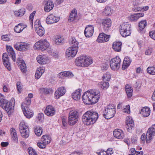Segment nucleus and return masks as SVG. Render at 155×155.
Listing matches in <instances>:
<instances>
[{"instance_id": "f257e3e1", "label": "nucleus", "mask_w": 155, "mask_h": 155, "mask_svg": "<svg viewBox=\"0 0 155 155\" xmlns=\"http://www.w3.org/2000/svg\"><path fill=\"white\" fill-rule=\"evenodd\" d=\"M100 93L99 91L91 90L85 92L82 98L83 102L86 104H92L96 103L99 99Z\"/></svg>"}, {"instance_id": "f03ea898", "label": "nucleus", "mask_w": 155, "mask_h": 155, "mask_svg": "<svg viewBox=\"0 0 155 155\" xmlns=\"http://www.w3.org/2000/svg\"><path fill=\"white\" fill-rule=\"evenodd\" d=\"M98 117V113L93 111L88 110L83 115L82 119L83 123L87 125H92L95 123Z\"/></svg>"}, {"instance_id": "7ed1b4c3", "label": "nucleus", "mask_w": 155, "mask_h": 155, "mask_svg": "<svg viewBox=\"0 0 155 155\" xmlns=\"http://www.w3.org/2000/svg\"><path fill=\"white\" fill-rule=\"evenodd\" d=\"M71 46L68 48L66 51L67 58H73L76 55L78 48V42L74 37H72L69 41Z\"/></svg>"}, {"instance_id": "20e7f679", "label": "nucleus", "mask_w": 155, "mask_h": 155, "mask_svg": "<svg viewBox=\"0 0 155 155\" xmlns=\"http://www.w3.org/2000/svg\"><path fill=\"white\" fill-rule=\"evenodd\" d=\"M116 106L114 104H109L104 108L103 116L108 119L113 117L116 113Z\"/></svg>"}, {"instance_id": "39448f33", "label": "nucleus", "mask_w": 155, "mask_h": 155, "mask_svg": "<svg viewBox=\"0 0 155 155\" xmlns=\"http://www.w3.org/2000/svg\"><path fill=\"white\" fill-rule=\"evenodd\" d=\"M0 105L4 109L8 114L11 113L13 109L14 106L12 103L4 99V97L0 93Z\"/></svg>"}, {"instance_id": "423d86ee", "label": "nucleus", "mask_w": 155, "mask_h": 155, "mask_svg": "<svg viewBox=\"0 0 155 155\" xmlns=\"http://www.w3.org/2000/svg\"><path fill=\"white\" fill-rule=\"evenodd\" d=\"M19 129L21 136L25 138L29 136V130L28 126L24 121L21 122L19 126Z\"/></svg>"}, {"instance_id": "0eeeda50", "label": "nucleus", "mask_w": 155, "mask_h": 155, "mask_svg": "<svg viewBox=\"0 0 155 155\" xmlns=\"http://www.w3.org/2000/svg\"><path fill=\"white\" fill-rule=\"evenodd\" d=\"M120 31L123 37H126L131 34V25L127 23L120 25Z\"/></svg>"}, {"instance_id": "6e6552de", "label": "nucleus", "mask_w": 155, "mask_h": 155, "mask_svg": "<svg viewBox=\"0 0 155 155\" xmlns=\"http://www.w3.org/2000/svg\"><path fill=\"white\" fill-rule=\"evenodd\" d=\"M121 59L118 56L112 58L110 61V65L112 70H116L120 68Z\"/></svg>"}, {"instance_id": "1a4fd4ad", "label": "nucleus", "mask_w": 155, "mask_h": 155, "mask_svg": "<svg viewBox=\"0 0 155 155\" xmlns=\"http://www.w3.org/2000/svg\"><path fill=\"white\" fill-rule=\"evenodd\" d=\"M49 43L45 39H41L36 42L35 46L42 51H44L49 48Z\"/></svg>"}, {"instance_id": "9d476101", "label": "nucleus", "mask_w": 155, "mask_h": 155, "mask_svg": "<svg viewBox=\"0 0 155 155\" xmlns=\"http://www.w3.org/2000/svg\"><path fill=\"white\" fill-rule=\"evenodd\" d=\"M14 47L18 51H24L29 49L30 45L25 42H18L14 44Z\"/></svg>"}, {"instance_id": "9b49d317", "label": "nucleus", "mask_w": 155, "mask_h": 155, "mask_svg": "<svg viewBox=\"0 0 155 155\" xmlns=\"http://www.w3.org/2000/svg\"><path fill=\"white\" fill-rule=\"evenodd\" d=\"M60 18L51 14L49 15L47 18L46 21L48 24H51L58 22Z\"/></svg>"}, {"instance_id": "f8f14e48", "label": "nucleus", "mask_w": 155, "mask_h": 155, "mask_svg": "<svg viewBox=\"0 0 155 155\" xmlns=\"http://www.w3.org/2000/svg\"><path fill=\"white\" fill-rule=\"evenodd\" d=\"M66 91V90L64 87H61L58 88L55 92V98L57 99H59L60 97L64 95L65 94Z\"/></svg>"}, {"instance_id": "ddd939ff", "label": "nucleus", "mask_w": 155, "mask_h": 155, "mask_svg": "<svg viewBox=\"0 0 155 155\" xmlns=\"http://www.w3.org/2000/svg\"><path fill=\"white\" fill-rule=\"evenodd\" d=\"M2 60L3 63L5 67L8 70L11 69V64L9 61V58L8 54L6 53H4L2 56Z\"/></svg>"}, {"instance_id": "4468645a", "label": "nucleus", "mask_w": 155, "mask_h": 155, "mask_svg": "<svg viewBox=\"0 0 155 155\" xmlns=\"http://www.w3.org/2000/svg\"><path fill=\"white\" fill-rule=\"evenodd\" d=\"M94 27L93 26L89 25L85 28L84 34L86 37L89 38L92 36L94 32Z\"/></svg>"}, {"instance_id": "2eb2a0df", "label": "nucleus", "mask_w": 155, "mask_h": 155, "mask_svg": "<svg viewBox=\"0 0 155 155\" xmlns=\"http://www.w3.org/2000/svg\"><path fill=\"white\" fill-rule=\"evenodd\" d=\"M110 35H107L104 33L99 34L97 41L99 43L109 41Z\"/></svg>"}, {"instance_id": "dca6fc26", "label": "nucleus", "mask_w": 155, "mask_h": 155, "mask_svg": "<svg viewBox=\"0 0 155 155\" xmlns=\"http://www.w3.org/2000/svg\"><path fill=\"white\" fill-rule=\"evenodd\" d=\"M111 21L109 18L103 19L102 21L101 24L104 31H107L111 26Z\"/></svg>"}, {"instance_id": "f3484780", "label": "nucleus", "mask_w": 155, "mask_h": 155, "mask_svg": "<svg viewBox=\"0 0 155 155\" xmlns=\"http://www.w3.org/2000/svg\"><path fill=\"white\" fill-rule=\"evenodd\" d=\"M126 127L129 131L134 126V123L132 118L130 117H127L126 119Z\"/></svg>"}, {"instance_id": "a211bd4d", "label": "nucleus", "mask_w": 155, "mask_h": 155, "mask_svg": "<svg viewBox=\"0 0 155 155\" xmlns=\"http://www.w3.org/2000/svg\"><path fill=\"white\" fill-rule=\"evenodd\" d=\"M45 114L48 116H52L55 114L54 108L51 106H47L44 111Z\"/></svg>"}, {"instance_id": "6ab92c4d", "label": "nucleus", "mask_w": 155, "mask_h": 155, "mask_svg": "<svg viewBox=\"0 0 155 155\" xmlns=\"http://www.w3.org/2000/svg\"><path fill=\"white\" fill-rule=\"evenodd\" d=\"M144 15L143 13H139L131 15L128 18L131 21H137L140 18L143 17Z\"/></svg>"}, {"instance_id": "aec40b11", "label": "nucleus", "mask_w": 155, "mask_h": 155, "mask_svg": "<svg viewBox=\"0 0 155 155\" xmlns=\"http://www.w3.org/2000/svg\"><path fill=\"white\" fill-rule=\"evenodd\" d=\"M114 136L118 139H122L124 137V134L123 132L120 129H115L113 132Z\"/></svg>"}, {"instance_id": "412c9836", "label": "nucleus", "mask_w": 155, "mask_h": 155, "mask_svg": "<svg viewBox=\"0 0 155 155\" xmlns=\"http://www.w3.org/2000/svg\"><path fill=\"white\" fill-rule=\"evenodd\" d=\"M81 90L78 89L76 90L72 94V97L74 100L78 101L81 97Z\"/></svg>"}, {"instance_id": "4be33fe9", "label": "nucleus", "mask_w": 155, "mask_h": 155, "mask_svg": "<svg viewBox=\"0 0 155 155\" xmlns=\"http://www.w3.org/2000/svg\"><path fill=\"white\" fill-rule=\"evenodd\" d=\"M10 131L11 135L12 140L15 143H18V136L15 129L12 127L10 129Z\"/></svg>"}, {"instance_id": "5701e85b", "label": "nucleus", "mask_w": 155, "mask_h": 155, "mask_svg": "<svg viewBox=\"0 0 155 155\" xmlns=\"http://www.w3.org/2000/svg\"><path fill=\"white\" fill-rule=\"evenodd\" d=\"M6 48L9 56H11V58L13 61H15L16 60L15 54L12 47L10 46H6Z\"/></svg>"}, {"instance_id": "b1692460", "label": "nucleus", "mask_w": 155, "mask_h": 155, "mask_svg": "<svg viewBox=\"0 0 155 155\" xmlns=\"http://www.w3.org/2000/svg\"><path fill=\"white\" fill-rule=\"evenodd\" d=\"M131 61L128 57H126L124 59L122 67L123 70H124L130 65Z\"/></svg>"}, {"instance_id": "393cba45", "label": "nucleus", "mask_w": 155, "mask_h": 155, "mask_svg": "<svg viewBox=\"0 0 155 155\" xmlns=\"http://www.w3.org/2000/svg\"><path fill=\"white\" fill-rule=\"evenodd\" d=\"M122 43L120 41H115L113 43L112 48L116 51L120 52L121 51Z\"/></svg>"}, {"instance_id": "a878e982", "label": "nucleus", "mask_w": 155, "mask_h": 155, "mask_svg": "<svg viewBox=\"0 0 155 155\" xmlns=\"http://www.w3.org/2000/svg\"><path fill=\"white\" fill-rule=\"evenodd\" d=\"M147 135L149 139L152 138L153 137L155 136V124L153 125L147 130Z\"/></svg>"}, {"instance_id": "bb28decb", "label": "nucleus", "mask_w": 155, "mask_h": 155, "mask_svg": "<svg viewBox=\"0 0 155 155\" xmlns=\"http://www.w3.org/2000/svg\"><path fill=\"white\" fill-rule=\"evenodd\" d=\"M37 62L40 64H44L47 63L48 60L45 56L39 55L37 58Z\"/></svg>"}, {"instance_id": "cd10ccee", "label": "nucleus", "mask_w": 155, "mask_h": 155, "mask_svg": "<svg viewBox=\"0 0 155 155\" xmlns=\"http://www.w3.org/2000/svg\"><path fill=\"white\" fill-rule=\"evenodd\" d=\"M140 113L143 117H147L150 114V109L148 107H143L141 109Z\"/></svg>"}, {"instance_id": "c85d7f7f", "label": "nucleus", "mask_w": 155, "mask_h": 155, "mask_svg": "<svg viewBox=\"0 0 155 155\" xmlns=\"http://www.w3.org/2000/svg\"><path fill=\"white\" fill-rule=\"evenodd\" d=\"M26 27V25H23L22 23H20L15 27L14 30L16 32L20 33Z\"/></svg>"}, {"instance_id": "c756f323", "label": "nucleus", "mask_w": 155, "mask_h": 155, "mask_svg": "<svg viewBox=\"0 0 155 155\" xmlns=\"http://www.w3.org/2000/svg\"><path fill=\"white\" fill-rule=\"evenodd\" d=\"M54 6L53 3L51 1H48L45 4V11L46 12H49L52 9Z\"/></svg>"}, {"instance_id": "7c9ffc66", "label": "nucleus", "mask_w": 155, "mask_h": 155, "mask_svg": "<svg viewBox=\"0 0 155 155\" xmlns=\"http://www.w3.org/2000/svg\"><path fill=\"white\" fill-rule=\"evenodd\" d=\"M125 91L128 97H131L132 95L133 88L128 84H127L125 87Z\"/></svg>"}, {"instance_id": "2f4dec72", "label": "nucleus", "mask_w": 155, "mask_h": 155, "mask_svg": "<svg viewBox=\"0 0 155 155\" xmlns=\"http://www.w3.org/2000/svg\"><path fill=\"white\" fill-rule=\"evenodd\" d=\"M84 57L80 56L77 58L75 60L76 65L78 66L84 67Z\"/></svg>"}, {"instance_id": "473e14b6", "label": "nucleus", "mask_w": 155, "mask_h": 155, "mask_svg": "<svg viewBox=\"0 0 155 155\" xmlns=\"http://www.w3.org/2000/svg\"><path fill=\"white\" fill-rule=\"evenodd\" d=\"M28 108H25V109H22V110L25 116L27 118H30L33 115V113L31 110H28Z\"/></svg>"}, {"instance_id": "72a5a7b5", "label": "nucleus", "mask_w": 155, "mask_h": 155, "mask_svg": "<svg viewBox=\"0 0 155 155\" xmlns=\"http://www.w3.org/2000/svg\"><path fill=\"white\" fill-rule=\"evenodd\" d=\"M31 103V99L28 97L25 98L24 102L21 104V108L22 109H25V108H28V106Z\"/></svg>"}, {"instance_id": "f704fd0d", "label": "nucleus", "mask_w": 155, "mask_h": 155, "mask_svg": "<svg viewBox=\"0 0 155 155\" xmlns=\"http://www.w3.org/2000/svg\"><path fill=\"white\" fill-rule=\"evenodd\" d=\"M25 9L22 8L19 9L18 11H14V13L15 16L17 17H21L25 14Z\"/></svg>"}, {"instance_id": "c9c22d12", "label": "nucleus", "mask_w": 155, "mask_h": 155, "mask_svg": "<svg viewBox=\"0 0 155 155\" xmlns=\"http://www.w3.org/2000/svg\"><path fill=\"white\" fill-rule=\"evenodd\" d=\"M77 14V11L76 9H74L72 10L69 18V21L71 22L74 21L76 17Z\"/></svg>"}, {"instance_id": "e433bc0d", "label": "nucleus", "mask_w": 155, "mask_h": 155, "mask_svg": "<svg viewBox=\"0 0 155 155\" xmlns=\"http://www.w3.org/2000/svg\"><path fill=\"white\" fill-rule=\"evenodd\" d=\"M84 67H87L93 63V61L90 58H88L86 57H84Z\"/></svg>"}, {"instance_id": "4c0bfd02", "label": "nucleus", "mask_w": 155, "mask_h": 155, "mask_svg": "<svg viewBox=\"0 0 155 155\" xmlns=\"http://www.w3.org/2000/svg\"><path fill=\"white\" fill-rule=\"evenodd\" d=\"M114 11L111 9L110 7L106 6L104 10L103 13L106 15L107 16L110 15Z\"/></svg>"}, {"instance_id": "58836bf2", "label": "nucleus", "mask_w": 155, "mask_h": 155, "mask_svg": "<svg viewBox=\"0 0 155 155\" xmlns=\"http://www.w3.org/2000/svg\"><path fill=\"white\" fill-rule=\"evenodd\" d=\"M37 34L40 36H43L45 34V31L44 28L42 26L35 29Z\"/></svg>"}, {"instance_id": "ea45409f", "label": "nucleus", "mask_w": 155, "mask_h": 155, "mask_svg": "<svg viewBox=\"0 0 155 155\" xmlns=\"http://www.w3.org/2000/svg\"><path fill=\"white\" fill-rule=\"evenodd\" d=\"M51 140V138L50 136L47 135H44L42 137L41 140L45 144H47L50 143Z\"/></svg>"}, {"instance_id": "a19ab883", "label": "nucleus", "mask_w": 155, "mask_h": 155, "mask_svg": "<svg viewBox=\"0 0 155 155\" xmlns=\"http://www.w3.org/2000/svg\"><path fill=\"white\" fill-rule=\"evenodd\" d=\"M147 134L148 133L147 131V133L146 135L144 134H142L141 136L140 139L143 141L145 142L146 140V142L148 143L150 142V140L152 138L149 139V138L148 137L149 136H148Z\"/></svg>"}, {"instance_id": "79ce46f5", "label": "nucleus", "mask_w": 155, "mask_h": 155, "mask_svg": "<svg viewBox=\"0 0 155 155\" xmlns=\"http://www.w3.org/2000/svg\"><path fill=\"white\" fill-rule=\"evenodd\" d=\"M99 87L102 89H107L109 86V83L107 82H101L99 84Z\"/></svg>"}, {"instance_id": "37998d69", "label": "nucleus", "mask_w": 155, "mask_h": 155, "mask_svg": "<svg viewBox=\"0 0 155 155\" xmlns=\"http://www.w3.org/2000/svg\"><path fill=\"white\" fill-rule=\"evenodd\" d=\"M147 25L146 20L141 21L139 23V28L140 30H142L146 27Z\"/></svg>"}, {"instance_id": "c03bdc74", "label": "nucleus", "mask_w": 155, "mask_h": 155, "mask_svg": "<svg viewBox=\"0 0 155 155\" xmlns=\"http://www.w3.org/2000/svg\"><path fill=\"white\" fill-rule=\"evenodd\" d=\"M55 43L58 45L64 42V38L62 36L58 35L55 38Z\"/></svg>"}, {"instance_id": "a18cd8bd", "label": "nucleus", "mask_w": 155, "mask_h": 155, "mask_svg": "<svg viewBox=\"0 0 155 155\" xmlns=\"http://www.w3.org/2000/svg\"><path fill=\"white\" fill-rule=\"evenodd\" d=\"M68 117L78 118V112L76 110H72L69 112Z\"/></svg>"}, {"instance_id": "49530a36", "label": "nucleus", "mask_w": 155, "mask_h": 155, "mask_svg": "<svg viewBox=\"0 0 155 155\" xmlns=\"http://www.w3.org/2000/svg\"><path fill=\"white\" fill-rule=\"evenodd\" d=\"M35 133L38 136H40L42 133V128L39 126H36L35 127Z\"/></svg>"}, {"instance_id": "de8ad7c7", "label": "nucleus", "mask_w": 155, "mask_h": 155, "mask_svg": "<svg viewBox=\"0 0 155 155\" xmlns=\"http://www.w3.org/2000/svg\"><path fill=\"white\" fill-rule=\"evenodd\" d=\"M40 92L42 93H44L46 94H49L50 92H52V89L51 88H41L40 89Z\"/></svg>"}, {"instance_id": "09e8293b", "label": "nucleus", "mask_w": 155, "mask_h": 155, "mask_svg": "<svg viewBox=\"0 0 155 155\" xmlns=\"http://www.w3.org/2000/svg\"><path fill=\"white\" fill-rule=\"evenodd\" d=\"M47 52L53 56H56L58 54V52L57 51L51 47L48 48Z\"/></svg>"}, {"instance_id": "8fccbe9b", "label": "nucleus", "mask_w": 155, "mask_h": 155, "mask_svg": "<svg viewBox=\"0 0 155 155\" xmlns=\"http://www.w3.org/2000/svg\"><path fill=\"white\" fill-rule=\"evenodd\" d=\"M78 118L68 117V123L71 125H73L78 121Z\"/></svg>"}, {"instance_id": "3c124183", "label": "nucleus", "mask_w": 155, "mask_h": 155, "mask_svg": "<svg viewBox=\"0 0 155 155\" xmlns=\"http://www.w3.org/2000/svg\"><path fill=\"white\" fill-rule=\"evenodd\" d=\"M60 74L63 76L68 77V78H70L73 77L74 76L73 74L71 72L69 71L62 72Z\"/></svg>"}, {"instance_id": "603ef678", "label": "nucleus", "mask_w": 155, "mask_h": 155, "mask_svg": "<svg viewBox=\"0 0 155 155\" xmlns=\"http://www.w3.org/2000/svg\"><path fill=\"white\" fill-rule=\"evenodd\" d=\"M148 73L153 75H155V67H149L147 70Z\"/></svg>"}, {"instance_id": "864d4df0", "label": "nucleus", "mask_w": 155, "mask_h": 155, "mask_svg": "<svg viewBox=\"0 0 155 155\" xmlns=\"http://www.w3.org/2000/svg\"><path fill=\"white\" fill-rule=\"evenodd\" d=\"M19 66L21 71L23 72H25L26 71V67L24 62L23 61L21 62Z\"/></svg>"}, {"instance_id": "5fc2aeb1", "label": "nucleus", "mask_w": 155, "mask_h": 155, "mask_svg": "<svg viewBox=\"0 0 155 155\" xmlns=\"http://www.w3.org/2000/svg\"><path fill=\"white\" fill-rule=\"evenodd\" d=\"M103 80L104 81H108L110 79L111 75L109 72H106L103 75Z\"/></svg>"}, {"instance_id": "6e6d98bb", "label": "nucleus", "mask_w": 155, "mask_h": 155, "mask_svg": "<svg viewBox=\"0 0 155 155\" xmlns=\"http://www.w3.org/2000/svg\"><path fill=\"white\" fill-rule=\"evenodd\" d=\"M28 151L29 155H38L35 150L31 147H29Z\"/></svg>"}, {"instance_id": "4d7b16f0", "label": "nucleus", "mask_w": 155, "mask_h": 155, "mask_svg": "<svg viewBox=\"0 0 155 155\" xmlns=\"http://www.w3.org/2000/svg\"><path fill=\"white\" fill-rule=\"evenodd\" d=\"M123 111L124 112L129 114L130 113V106L129 105H127L123 109Z\"/></svg>"}, {"instance_id": "13d9d810", "label": "nucleus", "mask_w": 155, "mask_h": 155, "mask_svg": "<svg viewBox=\"0 0 155 155\" xmlns=\"http://www.w3.org/2000/svg\"><path fill=\"white\" fill-rule=\"evenodd\" d=\"M46 144L43 142V141L38 142L37 143L38 146L41 148H44L46 147Z\"/></svg>"}, {"instance_id": "bf43d9fd", "label": "nucleus", "mask_w": 155, "mask_h": 155, "mask_svg": "<svg viewBox=\"0 0 155 155\" xmlns=\"http://www.w3.org/2000/svg\"><path fill=\"white\" fill-rule=\"evenodd\" d=\"M34 24L35 29L39 27L40 26H42L41 25L40 21L39 19L36 20L35 21Z\"/></svg>"}, {"instance_id": "052dcab7", "label": "nucleus", "mask_w": 155, "mask_h": 155, "mask_svg": "<svg viewBox=\"0 0 155 155\" xmlns=\"http://www.w3.org/2000/svg\"><path fill=\"white\" fill-rule=\"evenodd\" d=\"M113 153V149L112 148H108L106 151L105 152L106 155H111Z\"/></svg>"}, {"instance_id": "680f3d73", "label": "nucleus", "mask_w": 155, "mask_h": 155, "mask_svg": "<svg viewBox=\"0 0 155 155\" xmlns=\"http://www.w3.org/2000/svg\"><path fill=\"white\" fill-rule=\"evenodd\" d=\"M101 67L102 70H106L109 68V65L106 63H103L101 65Z\"/></svg>"}, {"instance_id": "e2e57ef3", "label": "nucleus", "mask_w": 155, "mask_h": 155, "mask_svg": "<svg viewBox=\"0 0 155 155\" xmlns=\"http://www.w3.org/2000/svg\"><path fill=\"white\" fill-rule=\"evenodd\" d=\"M149 35L151 38L155 40V31H152L149 33Z\"/></svg>"}, {"instance_id": "0e129e2a", "label": "nucleus", "mask_w": 155, "mask_h": 155, "mask_svg": "<svg viewBox=\"0 0 155 155\" xmlns=\"http://www.w3.org/2000/svg\"><path fill=\"white\" fill-rule=\"evenodd\" d=\"M35 11H34L29 16L30 19V20L31 23L33 25V18L35 13Z\"/></svg>"}, {"instance_id": "69168bd1", "label": "nucleus", "mask_w": 155, "mask_h": 155, "mask_svg": "<svg viewBox=\"0 0 155 155\" xmlns=\"http://www.w3.org/2000/svg\"><path fill=\"white\" fill-rule=\"evenodd\" d=\"M152 52V49L151 48H148L145 52V54L147 55H150Z\"/></svg>"}, {"instance_id": "338daca9", "label": "nucleus", "mask_w": 155, "mask_h": 155, "mask_svg": "<svg viewBox=\"0 0 155 155\" xmlns=\"http://www.w3.org/2000/svg\"><path fill=\"white\" fill-rule=\"evenodd\" d=\"M62 121L63 126L64 127H67L68 125L67 119L64 118H62Z\"/></svg>"}, {"instance_id": "774afa93", "label": "nucleus", "mask_w": 155, "mask_h": 155, "mask_svg": "<svg viewBox=\"0 0 155 155\" xmlns=\"http://www.w3.org/2000/svg\"><path fill=\"white\" fill-rule=\"evenodd\" d=\"M41 75L42 74H40V72L37 70L35 74V77L36 79H38L41 77Z\"/></svg>"}]
</instances>
